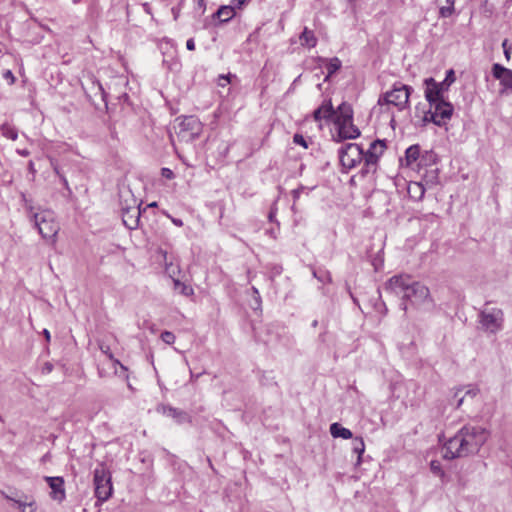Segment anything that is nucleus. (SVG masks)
<instances>
[{
  "mask_svg": "<svg viewBox=\"0 0 512 512\" xmlns=\"http://www.w3.org/2000/svg\"><path fill=\"white\" fill-rule=\"evenodd\" d=\"M385 290L402 298L401 308L404 311L408 310V304L425 311H429L435 306L428 287L413 281L408 275L391 277L385 284Z\"/></svg>",
  "mask_w": 512,
  "mask_h": 512,
  "instance_id": "f257e3e1",
  "label": "nucleus"
},
{
  "mask_svg": "<svg viewBox=\"0 0 512 512\" xmlns=\"http://www.w3.org/2000/svg\"><path fill=\"white\" fill-rule=\"evenodd\" d=\"M488 432L480 426L462 427L443 446V457L447 460L476 454L488 439Z\"/></svg>",
  "mask_w": 512,
  "mask_h": 512,
  "instance_id": "f03ea898",
  "label": "nucleus"
},
{
  "mask_svg": "<svg viewBox=\"0 0 512 512\" xmlns=\"http://www.w3.org/2000/svg\"><path fill=\"white\" fill-rule=\"evenodd\" d=\"M26 209L31 222H33L41 237L54 243L60 229L54 212L49 209L35 211L31 205L26 206Z\"/></svg>",
  "mask_w": 512,
  "mask_h": 512,
  "instance_id": "7ed1b4c3",
  "label": "nucleus"
},
{
  "mask_svg": "<svg viewBox=\"0 0 512 512\" xmlns=\"http://www.w3.org/2000/svg\"><path fill=\"white\" fill-rule=\"evenodd\" d=\"M478 322L482 330L494 334L502 329L504 313L502 309L493 307L490 302H486L479 311Z\"/></svg>",
  "mask_w": 512,
  "mask_h": 512,
  "instance_id": "20e7f679",
  "label": "nucleus"
},
{
  "mask_svg": "<svg viewBox=\"0 0 512 512\" xmlns=\"http://www.w3.org/2000/svg\"><path fill=\"white\" fill-rule=\"evenodd\" d=\"M94 485L97 504L102 505L113 492L111 474L103 464L98 465L94 470Z\"/></svg>",
  "mask_w": 512,
  "mask_h": 512,
  "instance_id": "39448f33",
  "label": "nucleus"
},
{
  "mask_svg": "<svg viewBox=\"0 0 512 512\" xmlns=\"http://www.w3.org/2000/svg\"><path fill=\"white\" fill-rule=\"evenodd\" d=\"M456 80L455 72L453 69H449L446 72V77L442 82L435 81L434 78L425 79V98L428 102L444 98V93L448 91L451 84Z\"/></svg>",
  "mask_w": 512,
  "mask_h": 512,
  "instance_id": "423d86ee",
  "label": "nucleus"
},
{
  "mask_svg": "<svg viewBox=\"0 0 512 512\" xmlns=\"http://www.w3.org/2000/svg\"><path fill=\"white\" fill-rule=\"evenodd\" d=\"M338 154L342 167L349 170L363 160L364 150L356 143H348L339 149Z\"/></svg>",
  "mask_w": 512,
  "mask_h": 512,
  "instance_id": "0eeeda50",
  "label": "nucleus"
},
{
  "mask_svg": "<svg viewBox=\"0 0 512 512\" xmlns=\"http://www.w3.org/2000/svg\"><path fill=\"white\" fill-rule=\"evenodd\" d=\"M430 104L429 115L432 122L437 126H443L453 115V105L444 98L428 102Z\"/></svg>",
  "mask_w": 512,
  "mask_h": 512,
  "instance_id": "6e6552de",
  "label": "nucleus"
},
{
  "mask_svg": "<svg viewBox=\"0 0 512 512\" xmlns=\"http://www.w3.org/2000/svg\"><path fill=\"white\" fill-rule=\"evenodd\" d=\"M202 132V123L195 116H186L179 124L178 137L185 142H192Z\"/></svg>",
  "mask_w": 512,
  "mask_h": 512,
  "instance_id": "1a4fd4ad",
  "label": "nucleus"
},
{
  "mask_svg": "<svg viewBox=\"0 0 512 512\" xmlns=\"http://www.w3.org/2000/svg\"><path fill=\"white\" fill-rule=\"evenodd\" d=\"M412 88L408 85L397 83L391 91L384 95V101L387 104L396 106L399 110L406 108Z\"/></svg>",
  "mask_w": 512,
  "mask_h": 512,
  "instance_id": "9d476101",
  "label": "nucleus"
},
{
  "mask_svg": "<svg viewBox=\"0 0 512 512\" xmlns=\"http://www.w3.org/2000/svg\"><path fill=\"white\" fill-rule=\"evenodd\" d=\"M133 202V206H127L122 208L123 224L130 230L138 228L141 217L140 205L136 203V200H133Z\"/></svg>",
  "mask_w": 512,
  "mask_h": 512,
  "instance_id": "9b49d317",
  "label": "nucleus"
},
{
  "mask_svg": "<svg viewBox=\"0 0 512 512\" xmlns=\"http://www.w3.org/2000/svg\"><path fill=\"white\" fill-rule=\"evenodd\" d=\"M44 479L51 488L50 497L53 500L62 502L66 498L64 479L60 476H46Z\"/></svg>",
  "mask_w": 512,
  "mask_h": 512,
  "instance_id": "f8f14e48",
  "label": "nucleus"
},
{
  "mask_svg": "<svg viewBox=\"0 0 512 512\" xmlns=\"http://www.w3.org/2000/svg\"><path fill=\"white\" fill-rule=\"evenodd\" d=\"M158 413L175 420L176 423L182 424L190 422V416L183 410L172 407L170 405L159 404L156 408Z\"/></svg>",
  "mask_w": 512,
  "mask_h": 512,
  "instance_id": "ddd939ff",
  "label": "nucleus"
},
{
  "mask_svg": "<svg viewBox=\"0 0 512 512\" xmlns=\"http://www.w3.org/2000/svg\"><path fill=\"white\" fill-rule=\"evenodd\" d=\"M492 75L505 89H512V70L495 63L492 66Z\"/></svg>",
  "mask_w": 512,
  "mask_h": 512,
  "instance_id": "4468645a",
  "label": "nucleus"
},
{
  "mask_svg": "<svg viewBox=\"0 0 512 512\" xmlns=\"http://www.w3.org/2000/svg\"><path fill=\"white\" fill-rule=\"evenodd\" d=\"M242 5L238 6L237 2L229 5L220 6V8L213 14V18L218 19L220 23H226L230 21L236 15V8H241Z\"/></svg>",
  "mask_w": 512,
  "mask_h": 512,
  "instance_id": "2eb2a0df",
  "label": "nucleus"
},
{
  "mask_svg": "<svg viewBox=\"0 0 512 512\" xmlns=\"http://www.w3.org/2000/svg\"><path fill=\"white\" fill-rule=\"evenodd\" d=\"M338 127V141L345 139H355L360 136V130L353 124V121H348L337 125Z\"/></svg>",
  "mask_w": 512,
  "mask_h": 512,
  "instance_id": "dca6fc26",
  "label": "nucleus"
},
{
  "mask_svg": "<svg viewBox=\"0 0 512 512\" xmlns=\"http://www.w3.org/2000/svg\"><path fill=\"white\" fill-rule=\"evenodd\" d=\"M5 499L12 501L18 507L21 512H35L36 510V502L32 497L24 496V499H16L5 492H1Z\"/></svg>",
  "mask_w": 512,
  "mask_h": 512,
  "instance_id": "f3484780",
  "label": "nucleus"
},
{
  "mask_svg": "<svg viewBox=\"0 0 512 512\" xmlns=\"http://www.w3.org/2000/svg\"><path fill=\"white\" fill-rule=\"evenodd\" d=\"M335 115L331 100H325L321 106H319L313 112V118L315 121H321L322 119L329 120Z\"/></svg>",
  "mask_w": 512,
  "mask_h": 512,
  "instance_id": "a211bd4d",
  "label": "nucleus"
},
{
  "mask_svg": "<svg viewBox=\"0 0 512 512\" xmlns=\"http://www.w3.org/2000/svg\"><path fill=\"white\" fill-rule=\"evenodd\" d=\"M335 124H341L348 121H353V109L347 102H342L335 111Z\"/></svg>",
  "mask_w": 512,
  "mask_h": 512,
  "instance_id": "6ab92c4d",
  "label": "nucleus"
},
{
  "mask_svg": "<svg viewBox=\"0 0 512 512\" xmlns=\"http://www.w3.org/2000/svg\"><path fill=\"white\" fill-rule=\"evenodd\" d=\"M462 392H463V389H458L454 394V398L456 399V407L457 408H459L463 404V402L466 398L473 399L474 397H476L479 393V389L476 387H469L466 389L464 394Z\"/></svg>",
  "mask_w": 512,
  "mask_h": 512,
  "instance_id": "aec40b11",
  "label": "nucleus"
},
{
  "mask_svg": "<svg viewBox=\"0 0 512 512\" xmlns=\"http://www.w3.org/2000/svg\"><path fill=\"white\" fill-rule=\"evenodd\" d=\"M300 44L302 46L313 48L317 44V38L312 30L307 27L304 28L303 32L299 36Z\"/></svg>",
  "mask_w": 512,
  "mask_h": 512,
  "instance_id": "412c9836",
  "label": "nucleus"
},
{
  "mask_svg": "<svg viewBox=\"0 0 512 512\" xmlns=\"http://www.w3.org/2000/svg\"><path fill=\"white\" fill-rule=\"evenodd\" d=\"M330 433L334 438L350 439L353 437L352 432L335 422L330 425Z\"/></svg>",
  "mask_w": 512,
  "mask_h": 512,
  "instance_id": "4be33fe9",
  "label": "nucleus"
},
{
  "mask_svg": "<svg viewBox=\"0 0 512 512\" xmlns=\"http://www.w3.org/2000/svg\"><path fill=\"white\" fill-rule=\"evenodd\" d=\"M420 159H421L420 146L418 144L411 145L410 147H408L406 149L405 160H406V164L408 166H411L417 160L420 161Z\"/></svg>",
  "mask_w": 512,
  "mask_h": 512,
  "instance_id": "5701e85b",
  "label": "nucleus"
},
{
  "mask_svg": "<svg viewBox=\"0 0 512 512\" xmlns=\"http://www.w3.org/2000/svg\"><path fill=\"white\" fill-rule=\"evenodd\" d=\"M352 450L357 454L356 465H360L362 462V454L365 451V443L362 437H354L352 439Z\"/></svg>",
  "mask_w": 512,
  "mask_h": 512,
  "instance_id": "b1692460",
  "label": "nucleus"
},
{
  "mask_svg": "<svg viewBox=\"0 0 512 512\" xmlns=\"http://www.w3.org/2000/svg\"><path fill=\"white\" fill-rule=\"evenodd\" d=\"M408 194L414 200H421L425 194L424 186L418 182H412L408 185Z\"/></svg>",
  "mask_w": 512,
  "mask_h": 512,
  "instance_id": "393cba45",
  "label": "nucleus"
},
{
  "mask_svg": "<svg viewBox=\"0 0 512 512\" xmlns=\"http://www.w3.org/2000/svg\"><path fill=\"white\" fill-rule=\"evenodd\" d=\"M341 61L337 57H333L327 60L326 69L327 75L324 81H328L329 78L341 68Z\"/></svg>",
  "mask_w": 512,
  "mask_h": 512,
  "instance_id": "a878e982",
  "label": "nucleus"
},
{
  "mask_svg": "<svg viewBox=\"0 0 512 512\" xmlns=\"http://www.w3.org/2000/svg\"><path fill=\"white\" fill-rule=\"evenodd\" d=\"M99 348L101 352L105 354L113 362L114 365H119L123 373L127 372V368L118 359L114 358L109 345L102 342L99 344Z\"/></svg>",
  "mask_w": 512,
  "mask_h": 512,
  "instance_id": "bb28decb",
  "label": "nucleus"
},
{
  "mask_svg": "<svg viewBox=\"0 0 512 512\" xmlns=\"http://www.w3.org/2000/svg\"><path fill=\"white\" fill-rule=\"evenodd\" d=\"M174 289L179 291L180 294L188 297L194 294V290L190 285L181 282L178 279H174Z\"/></svg>",
  "mask_w": 512,
  "mask_h": 512,
  "instance_id": "cd10ccee",
  "label": "nucleus"
},
{
  "mask_svg": "<svg viewBox=\"0 0 512 512\" xmlns=\"http://www.w3.org/2000/svg\"><path fill=\"white\" fill-rule=\"evenodd\" d=\"M385 149H386L385 141L377 139L370 144L368 151L373 152V154H376L380 158V156L384 153Z\"/></svg>",
  "mask_w": 512,
  "mask_h": 512,
  "instance_id": "c85d7f7f",
  "label": "nucleus"
},
{
  "mask_svg": "<svg viewBox=\"0 0 512 512\" xmlns=\"http://www.w3.org/2000/svg\"><path fill=\"white\" fill-rule=\"evenodd\" d=\"M363 160L367 168H373V172L376 170V165L379 160V157L376 154L367 150L364 152Z\"/></svg>",
  "mask_w": 512,
  "mask_h": 512,
  "instance_id": "c756f323",
  "label": "nucleus"
},
{
  "mask_svg": "<svg viewBox=\"0 0 512 512\" xmlns=\"http://www.w3.org/2000/svg\"><path fill=\"white\" fill-rule=\"evenodd\" d=\"M0 131L4 137L11 139L13 141H15L18 137L17 130L7 123H4L3 125H1Z\"/></svg>",
  "mask_w": 512,
  "mask_h": 512,
  "instance_id": "7c9ffc66",
  "label": "nucleus"
},
{
  "mask_svg": "<svg viewBox=\"0 0 512 512\" xmlns=\"http://www.w3.org/2000/svg\"><path fill=\"white\" fill-rule=\"evenodd\" d=\"M313 276L322 283H330L332 281L330 272L325 269H314Z\"/></svg>",
  "mask_w": 512,
  "mask_h": 512,
  "instance_id": "2f4dec72",
  "label": "nucleus"
},
{
  "mask_svg": "<svg viewBox=\"0 0 512 512\" xmlns=\"http://www.w3.org/2000/svg\"><path fill=\"white\" fill-rule=\"evenodd\" d=\"M446 5L441 6L439 14L443 18L450 17L454 12V0H445Z\"/></svg>",
  "mask_w": 512,
  "mask_h": 512,
  "instance_id": "473e14b6",
  "label": "nucleus"
},
{
  "mask_svg": "<svg viewBox=\"0 0 512 512\" xmlns=\"http://www.w3.org/2000/svg\"><path fill=\"white\" fill-rule=\"evenodd\" d=\"M435 161L436 154L433 151H425V153L421 155L419 166H426L428 163H435Z\"/></svg>",
  "mask_w": 512,
  "mask_h": 512,
  "instance_id": "72a5a7b5",
  "label": "nucleus"
},
{
  "mask_svg": "<svg viewBox=\"0 0 512 512\" xmlns=\"http://www.w3.org/2000/svg\"><path fill=\"white\" fill-rule=\"evenodd\" d=\"M430 469L432 473L438 476H444V471L442 470L441 463L437 460H433L430 462Z\"/></svg>",
  "mask_w": 512,
  "mask_h": 512,
  "instance_id": "f704fd0d",
  "label": "nucleus"
},
{
  "mask_svg": "<svg viewBox=\"0 0 512 512\" xmlns=\"http://www.w3.org/2000/svg\"><path fill=\"white\" fill-rule=\"evenodd\" d=\"M161 339L166 344H173L175 341V335L170 331H164L161 333Z\"/></svg>",
  "mask_w": 512,
  "mask_h": 512,
  "instance_id": "c9c22d12",
  "label": "nucleus"
},
{
  "mask_svg": "<svg viewBox=\"0 0 512 512\" xmlns=\"http://www.w3.org/2000/svg\"><path fill=\"white\" fill-rule=\"evenodd\" d=\"M293 142H294L295 144H297V145H300V146L304 147V148H308V142H307V140L303 137V135H301V134H298V133L294 134V136H293Z\"/></svg>",
  "mask_w": 512,
  "mask_h": 512,
  "instance_id": "e433bc0d",
  "label": "nucleus"
},
{
  "mask_svg": "<svg viewBox=\"0 0 512 512\" xmlns=\"http://www.w3.org/2000/svg\"><path fill=\"white\" fill-rule=\"evenodd\" d=\"M161 175L162 177L166 178V179H172L174 178V173L171 169L169 168H162L161 169Z\"/></svg>",
  "mask_w": 512,
  "mask_h": 512,
  "instance_id": "4c0bfd02",
  "label": "nucleus"
},
{
  "mask_svg": "<svg viewBox=\"0 0 512 512\" xmlns=\"http://www.w3.org/2000/svg\"><path fill=\"white\" fill-rule=\"evenodd\" d=\"M252 291H253V296H254L255 302L257 303L258 306H260L261 297H260V293H259L258 289L255 287H252Z\"/></svg>",
  "mask_w": 512,
  "mask_h": 512,
  "instance_id": "58836bf2",
  "label": "nucleus"
},
{
  "mask_svg": "<svg viewBox=\"0 0 512 512\" xmlns=\"http://www.w3.org/2000/svg\"><path fill=\"white\" fill-rule=\"evenodd\" d=\"M229 82H230V79H229V77H228V76H224V75H220V76H219L218 84H219L220 86H223V87H224V86H225V85H227Z\"/></svg>",
  "mask_w": 512,
  "mask_h": 512,
  "instance_id": "ea45409f",
  "label": "nucleus"
},
{
  "mask_svg": "<svg viewBox=\"0 0 512 512\" xmlns=\"http://www.w3.org/2000/svg\"><path fill=\"white\" fill-rule=\"evenodd\" d=\"M186 48L190 51L195 50V42L193 38H190L186 41Z\"/></svg>",
  "mask_w": 512,
  "mask_h": 512,
  "instance_id": "a19ab883",
  "label": "nucleus"
},
{
  "mask_svg": "<svg viewBox=\"0 0 512 512\" xmlns=\"http://www.w3.org/2000/svg\"><path fill=\"white\" fill-rule=\"evenodd\" d=\"M303 189H304V187H300V188L294 189V190L292 191V195H293V199H294V200L299 199L300 194L302 193Z\"/></svg>",
  "mask_w": 512,
  "mask_h": 512,
  "instance_id": "79ce46f5",
  "label": "nucleus"
},
{
  "mask_svg": "<svg viewBox=\"0 0 512 512\" xmlns=\"http://www.w3.org/2000/svg\"><path fill=\"white\" fill-rule=\"evenodd\" d=\"M53 370V365L49 362H46L42 368L43 373H50Z\"/></svg>",
  "mask_w": 512,
  "mask_h": 512,
  "instance_id": "37998d69",
  "label": "nucleus"
},
{
  "mask_svg": "<svg viewBox=\"0 0 512 512\" xmlns=\"http://www.w3.org/2000/svg\"><path fill=\"white\" fill-rule=\"evenodd\" d=\"M171 12H172V14H173V18H174V20H177V19H178V17H179V15H180V8H179V7H177V6L172 7Z\"/></svg>",
  "mask_w": 512,
  "mask_h": 512,
  "instance_id": "c03bdc74",
  "label": "nucleus"
},
{
  "mask_svg": "<svg viewBox=\"0 0 512 512\" xmlns=\"http://www.w3.org/2000/svg\"><path fill=\"white\" fill-rule=\"evenodd\" d=\"M422 121L424 125H426L429 122H432V119H430L429 110L424 113Z\"/></svg>",
  "mask_w": 512,
  "mask_h": 512,
  "instance_id": "a18cd8bd",
  "label": "nucleus"
},
{
  "mask_svg": "<svg viewBox=\"0 0 512 512\" xmlns=\"http://www.w3.org/2000/svg\"><path fill=\"white\" fill-rule=\"evenodd\" d=\"M97 88H98V90L100 91V93L102 95V99L105 101L106 100V93L104 91L103 86L99 82H97Z\"/></svg>",
  "mask_w": 512,
  "mask_h": 512,
  "instance_id": "49530a36",
  "label": "nucleus"
},
{
  "mask_svg": "<svg viewBox=\"0 0 512 512\" xmlns=\"http://www.w3.org/2000/svg\"><path fill=\"white\" fill-rule=\"evenodd\" d=\"M197 5L200 9H202V12L206 9V2L205 0H198Z\"/></svg>",
  "mask_w": 512,
  "mask_h": 512,
  "instance_id": "de8ad7c7",
  "label": "nucleus"
},
{
  "mask_svg": "<svg viewBox=\"0 0 512 512\" xmlns=\"http://www.w3.org/2000/svg\"><path fill=\"white\" fill-rule=\"evenodd\" d=\"M17 153H18L19 155H21V156H24V157H26V156H28V155L30 154V153H29V151H28L27 149H18V150H17Z\"/></svg>",
  "mask_w": 512,
  "mask_h": 512,
  "instance_id": "09e8293b",
  "label": "nucleus"
},
{
  "mask_svg": "<svg viewBox=\"0 0 512 512\" xmlns=\"http://www.w3.org/2000/svg\"><path fill=\"white\" fill-rule=\"evenodd\" d=\"M171 220H172L173 224H175L176 226H178V227L183 226V221L181 219L172 218Z\"/></svg>",
  "mask_w": 512,
  "mask_h": 512,
  "instance_id": "8fccbe9b",
  "label": "nucleus"
},
{
  "mask_svg": "<svg viewBox=\"0 0 512 512\" xmlns=\"http://www.w3.org/2000/svg\"><path fill=\"white\" fill-rule=\"evenodd\" d=\"M28 169L29 171L34 174L36 172L33 161H29L28 163Z\"/></svg>",
  "mask_w": 512,
  "mask_h": 512,
  "instance_id": "3c124183",
  "label": "nucleus"
},
{
  "mask_svg": "<svg viewBox=\"0 0 512 512\" xmlns=\"http://www.w3.org/2000/svg\"><path fill=\"white\" fill-rule=\"evenodd\" d=\"M370 170H373V168H367L365 165L364 167L361 169V174L364 176L366 175L367 173L370 172Z\"/></svg>",
  "mask_w": 512,
  "mask_h": 512,
  "instance_id": "603ef678",
  "label": "nucleus"
},
{
  "mask_svg": "<svg viewBox=\"0 0 512 512\" xmlns=\"http://www.w3.org/2000/svg\"><path fill=\"white\" fill-rule=\"evenodd\" d=\"M60 179H61V182L63 183V185H64L67 189H69L68 181H67V179L65 178V176L60 175Z\"/></svg>",
  "mask_w": 512,
  "mask_h": 512,
  "instance_id": "864d4df0",
  "label": "nucleus"
},
{
  "mask_svg": "<svg viewBox=\"0 0 512 512\" xmlns=\"http://www.w3.org/2000/svg\"><path fill=\"white\" fill-rule=\"evenodd\" d=\"M268 217H269V220H270L271 222H273V221H274V217H275V211H274V210H271V211L269 212Z\"/></svg>",
  "mask_w": 512,
  "mask_h": 512,
  "instance_id": "5fc2aeb1",
  "label": "nucleus"
},
{
  "mask_svg": "<svg viewBox=\"0 0 512 512\" xmlns=\"http://www.w3.org/2000/svg\"><path fill=\"white\" fill-rule=\"evenodd\" d=\"M43 334H44L46 340L49 341L50 340V332L47 329H44Z\"/></svg>",
  "mask_w": 512,
  "mask_h": 512,
  "instance_id": "6e6d98bb",
  "label": "nucleus"
},
{
  "mask_svg": "<svg viewBox=\"0 0 512 512\" xmlns=\"http://www.w3.org/2000/svg\"><path fill=\"white\" fill-rule=\"evenodd\" d=\"M502 47L504 49V51H506V49H509L510 47L508 46V40L505 39L503 42H502Z\"/></svg>",
  "mask_w": 512,
  "mask_h": 512,
  "instance_id": "4d7b16f0",
  "label": "nucleus"
},
{
  "mask_svg": "<svg viewBox=\"0 0 512 512\" xmlns=\"http://www.w3.org/2000/svg\"><path fill=\"white\" fill-rule=\"evenodd\" d=\"M510 53H511V48L506 49V51H504V55H505V58H506L507 60H509V59H510Z\"/></svg>",
  "mask_w": 512,
  "mask_h": 512,
  "instance_id": "13d9d810",
  "label": "nucleus"
},
{
  "mask_svg": "<svg viewBox=\"0 0 512 512\" xmlns=\"http://www.w3.org/2000/svg\"><path fill=\"white\" fill-rule=\"evenodd\" d=\"M143 7H144V10H145L147 13H150V7H149V4L145 3V4H143Z\"/></svg>",
  "mask_w": 512,
  "mask_h": 512,
  "instance_id": "bf43d9fd",
  "label": "nucleus"
},
{
  "mask_svg": "<svg viewBox=\"0 0 512 512\" xmlns=\"http://www.w3.org/2000/svg\"><path fill=\"white\" fill-rule=\"evenodd\" d=\"M246 0H233V3L234 2H237V5L240 6V5H243L245 3Z\"/></svg>",
  "mask_w": 512,
  "mask_h": 512,
  "instance_id": "052dcab7",
  "label": "nucleus"
},
{
  "mask_svg": "<svg viewBox=\"0 0 512 512\" xmlns=\"http://www.w3.org/2000/svg\"><path fill=\"white\" fill-rule=\"evenodd\" d=\"M54 171L57 175H59V176L61 175L57 166L54 167Z\"/></svg>",
  "mask_w": 512,
  "mask_h": 512,
  "instance_id": "680f3d73",
  "label": "nucleus"
},
{
  "mask_svg": "<svg viewBox=\"0 0 512 512\" xmlns=\"http://www.w3.org/2000/svg\"><path fill=\"white\" fill-rule=\"evenodd\" d=\"M318 325V321L317 320H314L313 323H312V326L313 327H316Z\"/></svg>",
  "mask_w": 512,
  "mask_h": 512,
  "instance_id": "e2e57ef3",
  "label": "nucleus"
},
{
  "mask_svg": "<svg viewBox=\"0 0 512 512\" xmlns=\"http://www.w3.org/2000/svg\"><path fill=\"white\" fill-rule=\"evenodd\" d=\"M7 77H12L13 78V75H12L11 71L7 72Z\"/></svg>",
  "mask_w": 512,
  "mask_h": 512,
  "instance_id": "0e129e2a",
  "label": "nucleus"
},
{
  "mask_svg": "<svg viewBox=\"0 0 512 512\" xmlns=\"http://www.w3.org/2000/svg\"><path fill=\"white\" fill-rule=\"evenodd\" d=\"M156 205H157V203L153 202V203L149 204V207H155Z\"/></svg>",
  "mask_w": 512,
  "mask_h": 512,
  "instance_id": "69168bd1",
  "label": "nucleus"
}]
</instances>
